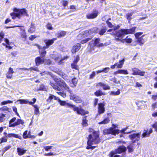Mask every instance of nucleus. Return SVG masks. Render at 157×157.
Instances as JSON below:
<instances>
[{"label": "nucleus", "mask_w": 157, "mask_h": 157, "mask_svg": "<svg viewBox=\"0 0 157 157\" xmlns=\"http://www.w3.org/2000/svg\"><path fill=\"white\" fill-rule=\"evenodd\" d=\"M53 79L59 85V86H56L55 84L51 82L50 85L55 90L58 91L57 94L64 98L66 97L65 93L63 92H61V90L64 88L66 90L68 91L71 94L70 95V98L77 103H80L82 102L81 98L75 94H72V91L70 89L69 86L63 81H61L60 78L55 76Z\"/></svg>", "instance_id": "1"}, {"label": "nucleus", "mask_w": 157, "mask_h": 157, "mask_svg": "<svg viewBox=\"0 0 157 157\" xmlns=\"http://www.w3.org/2000/svg\"><path fill=\"white\" fill-rule=\"evenodd\" d=\"M89 131L90 134L88 139L87 146L86 148L87 149H91L93 150L96 147L94 145L97 144L100 141L99 132L95 131L92 128H90Z\"/></svg>", "instance_id": "2"}, {"label": "nucleus", "mask_w": 157, "mask_h": 157, "mask_svg": "<svg viewBox=\"0 0 157 157\" xmlns=\"http://www.w3.org/2000/svg\"><path fill=\"white\" fill-rule=\"evenodd\" d=\"M13 10L14 12L11 13L10 15L13 20L15 19L16 18L20 19L24 16H28L27 11L25 9H19L16 8H13Z\"/></svg>", "instance_id": "3"}, {"label": "nucleus", "mask_w": 157, "mask_h": 157, "mask_svg": "<svg viewBox=\"0 0 157 157\" xmlns=\"http://www.w3.org/2000/svg\"><path fill=\"white\" fill-rule=\"evenodd\" d=\"M117 125H116L114 124H112L113 128H110L109 129H105L104 131V133L105 134H112L113 135L115 136L120 133L123 134H128L130 133V132H125L127 128H123L120 131L118 129H114L113 128H115L117 127Z\"/></svg>", "instance_id": "4"}, {"label": "nucleus", "mask_w": 157, "mask_h": 157, "mask_svg": "<svg viewBox=\"0 0 157 157\" xmlns=\"http://www.w3.org/2000/svg\"><path fill=\"white\" fill-rule=\"evenodd\" d=\"M100 39L99 38H95L94 40H92L90 43L89 45L90 46V51H91L94 50V47L96 46L98 47H102L106 46L109 45L107 43L103 44L100 42Z\"/></svg>", "instance_id": "5"}, {"label": "nucleus", "mask_w": 157, "mask_h": 157, "mask_svg": "<svg viewBox=\"0 0 157 157\" xmlns=\"http://www.w3.org/2000/svg\"><path fill=\"white\" fill-rule=\"evenodd\" d=\"M125 35L126 34L124 29H121L117 31L115 34L113 35L116 36L115 40L116 41L124 42V40L123 39Z\"/></svg>", "instance_id": "6"}, {"label": "nucleus", "mask_w": 157, "mask_h": 157, "mask_svg": "<svg viewBox=\"0 0 157 157\" xmlns=\"http://www.w3.org/2000/svg\"><path fill=\"white\" fill-rule=\"evenodd\" d=\"M72 108L73 110L74 111L76 112L78 114L83 116L89 113L88 111L84 110L81 108L76 107L75 105H73Z\"/></svg>", "instance_id": "7"}, {"label": "nucleus", "mask_w": 157, "mask_h": 157, "mask_svg": "<svg viewBox=\"0 0 157 157\" xmlns=\"http://www.w3.org/2000/svg\"><path fill=\"white\" fill-rule=\"evenodd\" d=\"M126 150V148L124 146H120L119 148L116 149L115 151H113L111 152L109 154V155L110 157H113V155L116 153H120L124 152Z\"/></svg>", "instance_id": "8"}, {"label": "nucleus", "mask_w": 157, "mask_h": 157, "mask_svg": "<svg viewBox=\"0 0 157 157\" xmlns=\"http://www.w3.org/2000/svg\"><path fill=\"white\" fill-rule=\"evenodd\" d=\"M16 27H19V29L21 31L20 33L21 36L25 39H26L27 36L26 33L25 32V29H24V27L23 26H14L12 27H8L7 28H14Z\"/></svg>", "instance_id": "9"}, {"label": "nucleus", "mask_w": 157, "mask_h": 157, "mask_svg": "<svg viewBox=\"0 0 157 157\" xmlns=\"http://www.w3.org/2000/svg\"><path fill=\"white\" fill-rule=\"evenodd\" d=\"M56 38H53L51 40L45 39L44 41V43L46 44V46L43 47V48L44 49H46L49 48L50 45H52L54 43V41L56 40Z\"/></svg>", "instance_id": "10"}, {"label": "nucleus", "mask_w": 157, "mask_h": 157, "mask_svg": "<svg viewBox=\"0 0 157 157\" xmlns=\"http://www.w3.org/2000/svg\"><path fill=\"white\" fill-rule=\"evenodd\" d=\"M97 30V28L94 27L89 30L84 32L82 33V35L83 36L84 35V36H87L88 35H91L94 33H96Z\"/></svg>", "instance_id": "11"}, {"label": "nucleus", "mask_w": 157, "mask_h": 157, "mask_svg": "<svg viewBox=\"0 0 157 157\" xmlns=\"http://www.w3.org/2000/svg\"><path fill=\"white\" fill-rule=\"evenodd\" d=\"M140 136V133H138L133 134H131L129 136V138L132 141H135L139 140Z\"/></svg>", "instance_id": "12"}, {"label": "nucleus", "mask_w": 157, "mask_h": 157, "mask_svg": "<svg viewBox=\"0 0 157 157\" xmlns=\"http://www.w3.org/2000/svg\"><path fill=\"white\" fill-rule=\"evenodd\" d=\"M104 106L105 105L103 103H100L98 104V114H100L104 112L105 111Z\"/></svg>", "instance_id": "13"}, {"label": "nucleus", "mask_w": 157, "mask_h": 157, "mask_svg": "<svg viewBox=\"0 0 157 157\" xmlns=\"http://www.w3.org/2000/svg\"><path fill=\"white\" fill-rule=\"evenodd\" d=\"M98 14V11H94L91 13L87 14L86 17L88 19H94L97 17Z\"/></svg>", "instance_id": "14"}, {"label": "nucleus", "mask_w": 157, "mask_h": 157, "mask_svg": "<svg viewBox=\"0 0 157 157\" xmlns=\"http://www.w3.org/2000/svg\"><path fill=\"white\" fill-rule=\"evenodd\" d=\"M36 65L38 66L40 65L43 63L44 61V59L43 57H38L35 59Z\"/></svg>", "instance_id": "15"}, {"label": "nucleus", "mask_w": 157, "mask_h": 157, "mask_svg": "<svg viewBox=\"0 0 157 157\" xmlns=\"http://www.w3.org/2000/svg\"><path fill=\"white\" fill-rule=\"evenodd\" d=\"M58 102L59 103L60 105L62 106H65L66 105L67 107H70L71 108H72V107L74 105L68 103H67L65 101H62L61 100H60L59 98V100H58Z\"/></svg>", "instance_id": "16"}, {"label": "nucleus", "mask_w": 157, "mask_h": 157, "mask_svg": "<svg viewBox=\"0 0 157 157\" xmlns=\"http://www.w3.org/2000/svg\"><path fill=\"white\" fill-rule=\"evenodd\" d=\"M81 45L80 44H77L74 45L72 47L71 50L72 53H74L78 52L80 49Z\"/></svg>", "instance_id": "17"}, {"label": "nucleus", "mask_w": 157, "mask_h": 157, "mask_svg": "<svg viewBox=\"0 0 157 157\" xmlns=\"http://www.w3.org/2000/svg\"><path fill=\"white\" fill-rule=\"evenodd\" d=\"M56 73L59 75L61 76L62 77L67 81H69V78L67 75L64 74L63 72L61 71H58L56 72Z\"/></svg>", "instance_id": "18"}, {"label": "nucleus", "mask_w": 157, "mask_h": 157, "mask_svg": "<svg viewBox=\"0 0 157 157\" xmlns=\"http://www.w3.org/2000/svg\"><path fill=\"white\" fill-rule=\"evenodd\" d=\"M36 46L39 49V52L41 56L43 57L45 56L46 53V52L45 51V49H44L43 48H41L40 46L39 45L37 44L36 45Z\"/></svg>", "instance_id": "19"}, {"label": "nucleus", "mask_w": 157, "mask_h": 157, "mask_svg": "<svg viewBox=\"0 0 157 157\" xmlns=\"http://www.w3.org/2000/svg\"><path fill=\"white\" fill-rule=\"evenodd\" d=\"M14 72L13 68L11 67H10L9 69L8 72L6 74V77L8 78H11L13 76V73Z\"/></svg>", "instance_id": "20"}, {"label": "nucleus", "mask_w": 157, "mask_h": 157, "mask_svg": "<svg viewBox=\"0 0 157 157\" xmlns=\"http://www.w3.org/2000/svg\"><path fill=\"white\" fill-rule=\"evenodd\" d=\"M120 26L119 25H117L116 26L113 27V29H111L108 30L107 32H111L110 34L112 35H115L116 33L117 32L116 30L120 28Z\"/></svg>", "instance_id": "21"}, {"label": "nucleus", "mask_w": 157, "mask_h": 157, "mask_svg": "<svg viewBox=\"0 0 157 157\" xmlns=\"http://www.w3.org/2000/svg\"><path fill=\"white\" fill-rule=\"evenodd\" d=\"M119 74L127 75L128 74V73L127 70L120 69L115 72L114 73V74L115 75Z\"/></svg>", "instance_id": "22"}, {"label": "nucleus", "mask_w": 157, "mask_h": 157, "mask_svg": "<svg viewBox=\"0 0 157 157\" xmlns=\"http://www.w3.org/2000/svg\"><path fill=\"white\" fill-rule=\"evenodd\" d=\"M124 61V59H123L122 60H119L118 62L115 63L117 68H121L123 67Z\"/></svg>", "instance_id": "23"}, {"label": "nucleus", "mask_w": 157, "mask_h": 157, "mask_svg": "<svg viewBox=\"0 0 157 157\" xmlns=\"http://www.w3.org/2000/svg\"><path fill=\"white\" fill-rule=\"evenodd\" d=\"M27 151V150H24L23 148L18 147L17 148V152L19 155H24Z\"/></svg>", "instance_id": "24"}, {"label": "nucleus", "mask_w": 157, "mask_h": 157, "mask_svg": "<svg viewBox=\"0 0 157 157\" xmlns=\"http://www.w3.org/2000/svg\"><path fill=\"white\" fill-rule=\"evenodd\" d=\"M136 29V27H133L131 29H124V30L125 31L126 34H132L134 33H135V31Z\"/></svg>", "instance_id": "25"}, {"label": "nucleus", "mask_w": 157, "mask_h": 157, "mask_svg": "<svg viewBox=\"0 0 157 157\" xmlns=\"http://www.w3.org/2000/svg\"><path fill=\"white\" fill-rule=\"evenodd\" d=\"M24 123V122L23 121L20 119H18L16 122L13 123V124L11 125L10 126H12V127H14L20 124H23Z\"/></svg>", "instance_id": "26"}, {"label": "nucleus", "mask_w": 157, "mask_h": 157, "mask_svg": "<svg viewBox=\"0 0 157 157\" xmlns=\"http://www.w3.org/2000/svg\"><path fill=\"white\" fill-rule=\"evenodd\" d=\"M68 3V1L61 0L59 2V5L60 6H67Z\"/></svg>", "instance_id": "27"}, {"label": "nucleus", "mask_w": 157, "mask_h": 157, "mask_svg": "<svg viewBox=\"0 0 157 157\" xmlns=\"http://www.w3.org/2000/svg\"><path fill=\"white\" fill-rule=\"evenodd\" d=\"M54 98L55 100H59V98L58 97L55 96L53 95L50 94L47 100V101L48 102H50Z\"/></svg>", "instance_id": "28"}, {"label": "nucleus", "mask_w": 157, "mask_h": 157, "mask_svg": "<svg viewBox=\"0 0 157 157\" xmlns=\"http://www.w3.org/2000/svg\"><path fill=\"white\" fill-rule=\"evenodd\" d=\"M147 101H138L137 104L138 105V106L140 107H141L143 105L144 106V108H146L147 106L146 105H144V103L147 102Z\"/></svg>", "instance_id": "29"}, {"label": "nucleus", "mask_w": 157, "mask_h": 157, "mask_svg": "<svg viewBox=\"0 0 157 157\" xmlns=\"http://www.w3.org/2000/svg\"><path fill=\"white\" fill-rule=\"evenodd\" d=\"M95 95L97 96H101L102 95H105V94L102 91L100 90H98L96 91L94 93Z\"/></svg>", "instance_id": "30"}, {"label": "nucleus", "mask_w": 157, "mask_h": 157, "mask_svg": "<svg viewBox=\"0 0 157 157\" xmlns=\"http://www.w3.org/2000/svg\"><path fill=\"white\" fill-rule=\"evenodd\" d=\"M110 120L109 117L106 118L104 119V120L98 123V124H106L109 122Z\"/></svg>", "instance_id": "31"}, {"label": "nucleus", "mask_w": 157, "mask_h": 157, "mask_svg": "<svg viewBox=\"0 0 157 157\" xmlns=\"http://www.w3.org/2000/svg\"><path fill=\"white\" fill-rule=\"evenodd\" d=\"M137 39H138L137 40V42L140 45H142L144 44L145 42V40L143 39V36H142L140 38H137Z\"/></svg>", "instance_id": "32"}, {"label": "nucleus", "mask_w": 157, "mask_h": 157, "mask_svg": "<svg viewBox=\"0 0 157 157\" xmlns=\"http://www.w3.org/2000/svg\"><path fill=\"white\" fill-rule=\"evenodd\" d=\"M86 116L82 117V125L84 126H86L88 125V121L86 119Z\"/></svg>", "instance_id": "33"}, {"label": "nucleus", "mask_w": 157, "mask_h": 157, "mask_svg": "<svg viewBox=\"0 0 157 157\" xmlns=\"http://www.w3.org/2000/svg\"><path fill=\"white\" fill-rule=\"evenodd\" d=\"M34 107L35 108L34 110V114L36 115H38L39 113V109L37 105H33Z\"/></svg>", "instance_id": "34"}, {"label": "nucleus", "mask_w": 157, "mask_h": 157, "mask_svg": "<svg viewBox=\"0 0 157 157\" xmlns=\"http://www.w3.org/2000/svg\"><path fill=\"white\" fill-rule=\"evenodd\" d=\"M35 26L34 25H33L32 24L31 25V27L29 29L28 32L30 33H32L35 31Z\"/></svg>", "instance_id": "35"}, {"label": "nucleus", "mask_w": 157, "mask_h": 157, "mask_svg": "<svg viewBox=\"0 0 157 157\" xmlns=\"http://www.w3.org/2000/svg\"><path fill=\"white\" fill-rule=\"evenodd\" d=\"M20 101V104H27L28 103L29 104V102L27 99H19L17 101Z\"/></svg>", "instance_id": "36"}, {"label": "nucleus", "mask_w": 157, "mask_h": 157, "mask_svg": "<svg viewBox=\"0 0 157 157\" xmlns=\"http://www.w3.org/2000/svg\"><path fill=\"white\" fill-rule=\"evenodd\" d=\"M133 71L132 75H137L139 70L136 68H134L132 69Z\"/></svg>", "instance_id": "37"}, {"label": "nucleus", "mask_w": 157, "mask_h": 157, "mask_svg": "<svg viewBox=\"0 0 157 157\" xmlns=\"http://www.w3.org/2000/svg\"><path fill=\"white\" fill-rule=\"evenodd\" d=\"M78 80L76 78H74L72 80V82L73 84V86H71L72 87H75L76 86Z\"/></svg>", "instance_id": "38"}, {"label": "nucleus", "mask_w": 157, "mask_h": 157, "mask_svg": "<svg viewBox=\"0 0 157 157\" xmlns=\"http://www.w3.org/2000/svg\"><path fill=\"white\" fill-rule=\"evenodd\" d=\"M20 70H33L35 71H38V68L37 67H32L31 68H30L29 69L27 68H19Z\"/></svg>", "instance_id": "39"}, {"label": "nucleus", "mask_w": 157, "mask_h": 157, "mask_svg": "<svg viewBox=\"0 0 157 157\" xmlns=\"http://www.w3.org/2000/svg\"><path fill=\"white\" fill-rule=\"evenodd\" d=\"M120 93L119 90L117 91H112L110 92V94L115 96L119 95Z\"/></svg>", "instance_id": "40"}, {"label": "nucleus", "mask_w": 157, "mask_h": 157, "mask_svg": "<svg viewBox=\"0 0 157 157\" xmlns=\"http://www.w3.org/2000/svg\"><path fill=\"white\" fill-rule=\"evenodd\" d=\"M11 147V146L10 145H8L6 146L2 150V152H3V153H4L7 151Z\"/></svg>", "instance_id": "41"}, {"label": "nucleus", "mask_w": 157, "mask_h": 157, "mask_svg": "<svg viewBox=\"0 0 157 157\" xmlns=\"http://www.w3.org/2000/svg\"><path fill=\"white\" fill-rule=\"evenodd\" d=\"M132 15V13H128L126 15V17L128 21L129 22L132 19L131 16Z\"/></svg>", "instance_id": "42"}, {"label": "nucleus", "mask_w": 157, "mask_h": 157, "mask_svg": "<svg viewBox=\"0 0 157 157\" xmlns=\"http://www.w3.org/2000/svg\"><path fill=\"white\" fill-rule=\"evenodd\" d=\"M66 32L65 31H61L57 36L58 37H61L64 36L66 34Z\"/></svg>", "instance_id": "43"}, {"label": "nucleus", "mask_w": 157, "mask_h": 157, "mask_svg": "<svg viewBox=\"0 0 157 157\" xmlns=\"http://www.w3.org/2000/svg\"><path fill=\"white\" fill-rule=\"evenodd\" d=\"M5 115L4 114H2V115L0 116V123H2L6 119L5 117Z\"/></svg>", "instance_id": "44"}, {"label": "nucleus", "mask_w": 157, "mask_h": 157, "mask_svg": "<svg viewBox=\"0 0 157 157\" xmlns=\"http://www.w3.org/2000/svg\"><path fill=\"white\" fill-rule=\"evenodd\" d=\"M103 85L102 88L104 90H108L110 89V87L104 83Z\"/></svg>", "instance_id": "45"}, {"label": "nucleus", "mask_w": 157, "mask_h": 157, "mask_svg": "<svg viewBox=\"0 0 157 157\" xmlns=\"http://www.w3.org/2000/svg\"><path fill=\"white\" fill-rule=\"evenodd\" d=\"M16 118L15 117H13L10 121L9 124V127H12V126H11L10 125L13 124V123L15 121H16Z\"/></svg>", "instance_id": "46"}, {"label": "nucleus", "mask_w": 157, "mask_h": 157, "mask_svg": "<svg viewBox=\"0 0 157 157\" xmlns=\"http://www.w3.org/2000/svg\"><path fill=\"white\" fill-rule=\"evenodd\" d=\"M7 141V139L6 137H4L0 139V144L4 142H6Z\"/></svg>", "instance_id": "47"}, {"label": "nucleus", "mask_w": 157, "mask_h": 157, "mask_svg": "<svg viewBox=\"0 0 157 157\" xmlns=\"http://www.w3.org/2000/svg\"><path fill=\"white\" fill-rule=\"evenodd\" d=\"M149 136L148 133V131H147L146 130L144 131V132L142 135V136L143 137H148Z\"/></svg>", "instance_id": "48"}, {"label": "nucleus", "mask_w": 157, "mask_h": 157, "mask_svg": "<svg viewBox=\"0 0 157 157\" xmlns=\"http://www.w3.org/2000/svg\"><path fill=\"white\" fill-rule=\"evenodd\" d=\"M39 90H41L46 91L47 90V88H46L44 85L42 84L40 86Z\"/></svg>", "instance_id": "49"}, {"label": "nucleus", "mask_w": 157, "mask_h": 157, "mask_svg": "<svg viewBox=\"0 0 157 157\" xmlns=\"http://www.w3.org/2000/svg\"><path fill=\"white\" fill-rule=\"evenodd\" d=\"M104 83L100 82L98 83H96V86L97 88H99L100 87H102L103 86Z\"/></svg>", "instance_id": "50"}, {"label": "nucleus", "mask_w": 157, "mask_h": 157, "mask_svg": "<svg viewBox=\"0 0 157 157\" xmlns=\"http://www.w3.org/2000/svg\"><path fill=\"white\" fill-rule=\"evenodd\" d=\"M13 102V101H10V100H8L6 101H4L3 102H2L1 103V104L2 105H5L6 104L8 103H11Z\"/></svg>", "instance_id": "51"}, {"label": "nucleus", "mask_w": 157, "mask_h": 157, "mask_svg": "<svg viewBox=\"0 0 157 157\" xmlns=\"http://www.w3.org/2000/svg\"><path fill=\"white\" fill-rule=\"evenodd\" d=\"M106 30V29L105 28H104L99 31V33L100 35H102L105 33Z\"/></svg>", "instance_id": "52"}, {"label": "nucleus", "mask_w": 157, "mask_h": 157, "mask_svg": "<svg viewBox=\"0 0 157 157\" xmlns=\"http://www.w3.org/2000/svg\"><path fill=\"white\" fill-rule=\"evenodd\" d=\"M27 131H26L24 132L23 134V138L25 139L28 138L29 137L27 135Z\"/></svg>", "instance_id": "53"}, {"label": "nucleus", "mask_w": 157, "mask_h": 157, "mask_svg": "<svg viewBox=\"0 0 157 157\" xmlns=\"http://www.w3.org/2000/svg\"><path fill=\"white\" fill-rule=\"evenodd\" d=\"M91 38H87L86 39L81 40V43L82 44L85 43L89 41L90 40H91Z\"/></svg>", "instance_id": "54"}, {"label": "nucleus", "mask_w": 157, "mask_h": 157, "mask_svg": "<svg viewBox=\"0 0 157 157\" xmlns=\"http://www.w3.org/2000/svg\"><path fill=\"white\" fill-rule=\"evenodd\" d=\"M76 63H77L73 62V63L71 64V67L73 68H74L75 69H77L78 66H77Z\"/></svg>", "instance_id": "55"}, {"label": "nucleus", "mask_w": 157, "mask_h": 157, "mask_svg": "<svg viewBox=\"0 0 157 157\" xmlns=\"http://www.w3.org/2000/svg\"><path fill=\"white\" fill-rule=\"evenodd\" d=\"M109 67H106L103 68L102 69V72H104L105 73H107L109 72Z\"/></svg>", "instance_id": "56"}, {"label": "nucleus", "mask_w": 157, "mask_h": 157, "mask_svg": "<svg viewBox=\"0 0 157 157\" xmlns=\"http://www.w3.org/2000/svg\"><path fill=\"white\" fill-rule=\"evenodd\" d=\"M52 146H48L45 147H44V148L45 150L46 151H48L49 150L52 148Z\"/></svg>", "instance_id": "57"}, {"label": "nucleus", "mask_w": 157, "mask_h": 157, "mask_svg": "<svg viewBox=\"0 0 157 157\" xmlns=\"http://www.w3.org/2000/svg\"><path fill=\"white\" fill-rule=\"evenodd\" d=\"M145 72L144 71H141L139 70V71L137 75H141L143 76L144 75Z\"/></svg>", "instance_id": "58"}, {"label": "nucleus", "mask_w": 157, "mask_h": 157, "mask_svg": "<svg viewBox=\"0 0 157 157\" xmlns=\"http://www.w3.org/2000/svg\"><path fill=\"white\" fill-rule=\"evenodd\" d=\"M47 29H49V30H52L53 29V28L50 24H48L47 25Z\"/></svg>", "instance_id": "59"}, {"label": "nucleus", "mask_w": 157, "mask_h": 157, "mask_svg": "<svg viewBox=\"0 0 157 157\" xmlns=\"http://www.w3.org/2000/svg\"><path fill=\"white\" fill-rule=\"evenodd\" d=\"M75 58L74 60V63H77L79 60V57L78 56H77Z\"/></svg>", "instance_id": "60"}, {"label": "nucleus", "mask_w": 157, "mask_h": 157, "mask_svg": "<svg viewBox=\"0 0 157 157\" xmlns=\"http://www.w3.org/2000/svg\"><path fill=\"white\" fill-rule=\"evenodd\" d=\"M96 75L95 72L94 71H93L92 73L90 75V78L92 79Z\"/></svg>", "instance_id": "61"}, {"label": "nucleus", "mask_w": 157, "mask_h": 157, "mask_svg": "<svg viewBox=\"0 0 157 157\" xmlns=\"http://www.w3.org/2000/svg\"><path fill=\"white\" fill-rule=\"evenodd\" d=\"M37 37L38 36H36V35H32L29 37V39L31 40H33L35 38Z\"/></svg>", "instance_id": "62"}, {"label": "nucleus", "mask_w": 157, "mask_h": 157, "mask_svg": "<svg viewBox=\"0 0 157 157\" xmlns=\"http://www.w3.org/2000/svg\"><path fill=\"white\" fill-rule=\"evenodd\" d=\"M54 155L53 153L52 152H50L48 153H45L44 154V155L45 156H52Z\"/></svg>", "instance_id": "63"}, {"label": "nucleus", "mask_w": 157, "mask_h": 157, "mask_svg": "<svg viewBox=\"0 0 157 157\" xmlns=\"http://www.w3.org/2000/svg\"><path fill=\"white\" fill-rule=\"evenodd\" d=\"M128 149L129 152H132L133 150L132 146V145H130L128 147Z\"/></svg>", "instance_id": "64"}]
</instances>
